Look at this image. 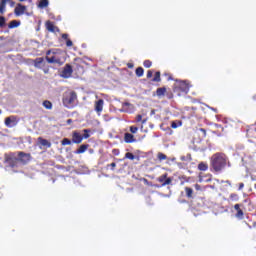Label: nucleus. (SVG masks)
<instances>
[{
  "label": "nucleus",
  "instance_id": "1",
  "mask_svg": "<svg viewBox=\"0 0 256 256\" xmlns=\"http://www.w3.org/2000/svg\"><path fill=\"white\" fill-rule=\"evenodd\" d=\"M210 165L216 173H219L227 167V155L223 153H215L212 155Z\"/></svg>",
  "mask_w": 256,
  "mask_h": 256
},
{
  "label": "nucleus",
  "instance_id": "2",
  "mask_svg": "<svg viewBox=\"0 0 256 256\" xmlns=\"http://www.w3.org/2000/svg\"><path fill=\"white\" fill-rule=\"evenodd\" d=\"M45 60L47 63L59 65V67L65 64V59H63V52L58 49H50L46 51Z\"/></svg>",
  "mask_w": 256,
  "mask_h": 256
},
{
  "label": "nucleus",
  "instance_id": "3",
  "mask_svg": "<svg viewBox=\"0 0 256 256\" xmlns=\"http://www.w3.org/2000/svg\"><path fill=\"white\" fill-rule=\"evenodd\" d=\"M75 101H77V92L70 91L64 93L62 103L65 107L72 109V107H75Z\"/></svg>",
  "mask_w": 256,
  "mask_h": 256
},
{
  "label": "nucleus",
  "instance_id": "4",
  "mask_svg": "<svg viewBox=\"0 0 256 256\" xmlns=\"http://www.w3.org/2000/svg\"><path fill=\"white\" fill-rule=\"evenodd\" d=\"M83 135L79 133L78 131H73L72 132V143H75V145H79L83 143V139H89L91 137V129H84L83 130Z\"/></svg>",
  "mask_w": 256,
  "mask_h": 256
},
{
  "label": "nucleus",
  "instance_id": "5",
  "mask_svg": "<svg viewBox=\"0 0 256 256\" xmlns=\"http://www.w3.org/2000/svg\"><path fill=\"white\" fill-rule=\"evenodd\" d=\"M33 64L36 69H42L44 71L45 75H47V73H49V67H45V58L38 57L33 60Z\"/></svg>",
  "mask_w": 256,
  "mask_h": 256
},
{
  "label": "nucleus",
  "instance_id": "6",
  "mask_svg": "<svg viewBox=\"0 0 256 256\" xmlns=\"http://www.w3.org/2000/svg\"><path fill=\"white\" fill-rule=\"evenodd\" d=\"M32 159L31 153H25L23 151L18 152V161L22 163V165H27Z\"/></svg>",
  "mask_w": 256,
  "mask_h": 256
},
{
  "label": "nucleus",
  "instance_id": "7",
  "mask_svg": "<svg viewBox=\"0 0 256 256\" xmlns=\"http://www.w3.org/2000/svg\"><path fill=\"white\" fill-rule=\"evenodd\" d=\"M73 75V67L71 64H66L63 70L61 71L60 76L63 77V79H69Z\"/></svg>",
  "mask_w": 256,
  "mask_h": 256
},
{
  "label": "nucleus",
  "instance_id": "8",
  "mask_svg": "<svg viewBox=\"0 0 256 256\" xmlns=\"http://www.w3.org/2000/svg\"><path fill=\"white\" fill-rule=\"evenodd\" d=\"M157 181L158 183H161L162 187H165V185H171V183L173 182V179L167 177V173H166L158 177Z\"/></svg>",
  "mask_w": 256,
  "mask_h": 256
},
{
  "label": "nucleus",
  "instance_id": "9",
  "mask_svg": "<svg viewBox=\"0 0 256 256\" xmlns=\"http://www.w3.org/2000/svg\"><path fill=\"white\" fill-rule=\"evenodd\" d=\"M6 162L10 167H17V165H19V158L15 157L14 154H10L6 157Z\"/></svg>",
  "mask_w": 256,
  "mask_h": 256
},
{
  "label": "nucleus",
  "instance_id": "10",
  "mask_svg": "<svg viewBox=\"0 0 256 256\" xmlns=\"http://www.w3.org/2000/svg\"><path fill=\"white\" fill-rule=\"evenodd\" d=\"M45 27L50 33H59V27L55 26L51 20L46 21Z\"/></svg>",
  "mask_w": 256,
  "mask_h": 256
},
{
  "label": "nucleus",
  "instance_id": "11",
  "mask_svg": "<svg viewBox=\"0 0 256 256\" xmlns=\"http://www.w3.org/2000/svg\"><path fill=\"white\" fill-rule=\"evenodd\" d=\"M191 86L187 83V81H181L178 85V89L182 91V93H189V89Z\"/></svg>",
  "mask_w": 256,
  "mask_h": 256
},
{
  "label": "nucleus",
  "instance_id": "12",
  "mask_svg": "<svg viewBox=\"0 0 256 256\" xmlns=\"http://www.w3.org/2000/svg\"><path fill=\"white\" fill-rule=\"evenodd\" d=\"M234 209L237 211L235 217H237V219H243L245 213L241 209V204H235Z\"/></svg>",
  "mask_w": 256,
  "mask_h": 256
},
{
  "label": "nucleus",
  "instance_id": "13",
  "mask_svg": "<svg viewBox=\"0 0 256 256\" xmlns=\"http://www.w3.org/2000/svg\"><path fill=\"white\" fill-rule=\"evenodd\" d=\"M105 101L103 99H99L95 102V111L96 113H101L103 111V105Z\"/></svg>",
  "mask_w": 256,
  "mask_h": 256
},
{
  "label": "nucleus",
  "instance_id": "14",
  "mask_svg": "<svg viewBox=\"0 0 256 256\" xmlns=\"http://www.w3.org/2000/svg\"><path fill=\"white\" fill-rule=\"evenodd\" d=\"M17 121V119L15 118V116H10V117H6L5 118V125L6 127H13V125H15V122Z\"/></svg>",
  "mask_w": 256,
  "mask_h": 256
},
{
  "label": "nucleus",
  "instance_id": "15",
  "mask_svg": "<svg viewBox=\"0 0 256 256\" xmlns=\"http://www.w3.org/2000/svg\"><path fill=\"white\" fill-rule=\"evenodd\" d=\"M124 141H125V143H135V141H137V139H135V136L133 134L125 133Z\"/></svg>",
  "mask_w": 256,
  "mask_h": 256
},
{
  "label": "nucleus",
  "instance_id": "16",
  "mask_svg": "<svg viewBox=\"0 0 256 256\" xmlns=\"http://www.w3.org/2000/svg\"><path fill=\"white\" fill-rule=\"evenodd\" d=\"M38 143L42 145V147H47V149H50L51 147V142L49 140L43 138V137H38Z\"/></svg>",
  "mask_w": 256,
  "mask_h": 256
},
{
  "label": "nucleus",
  "instance_id": "17",
  "mask_svg": "<svg viewBox=\"0 0 256 256\" xmlns=\"http://www.w3.org/2000/svg\"><path fill=\"white\" fill-rule=\"evenodd\" d=\"M25 9L26 7L18 4L14 10L15 15L19 16V15H23L25 13Z\"/></svg>",
  "mask_w": 256,
  "mask_h": 256
},
{
  "label": "nucleus",
  "instance_id": "18",
  "mask_svg": "<svg viewBox=\"0 0 256 256\" xmlns=\"http://www.w3.org/2000/svg\"><path fill=\"white\" fill-rule=\"evenodd\" d=\"M87 149H89V144H82L79 146V148L75 151L76 155H81L83 153H85V151H87Z\"/></svg>",
  "mask_w": 256,
  "mask_h": 256
},
{
  "label": "nucleus",
  "instance_id": "19",
  "mask_svg": "<svg viewBox=\"0 0 256 256\" xmlns=\"http://www.w3.org/2000/svg\"><path fill=\"white\" fill-rule=\"evenodd\" d=\"M165 93H167V88L165 87L157 88L156 90L157 97H163Z\"/></svg>",
  "mask_w": 256,
  "mask_h": 256
},
{
  "label": "nucleus",
  "instance_id": "20",
  "mask_svg": "<svg viewBox=\"0 0 256 256\" xmlns=\"http://www.w3.org/2000/svg\"><path fill=\"white\" fill-rule=\"evenodd\" d=\"M207 169H209V164H207V162H200L198 164L199 171H207Z\"/></svg>",
  "mask_w": 256,
  "mask_h": 256
},
{
  "label": "nucleus",
  "instance_id": "21",
  "mask_svg": "<svg viewBox=\"0 0 256 256\" xmlns=\"http://www.w3.org/2000/svg\"><path fill=\"white\" fill-rule=\"evenodd\" d=\"M38 7L40 9H45L46 7H49V0H40Z\"/></svg>",
  "mask_w": 256,
  "mask_h": 256
},
{
  "label": "nucleus",
  "instance_id": "22",
  "mask_svg": "<svg viewBox=\"0 0 256 256\" xmlns=\"http://www.w3.org/2000/svg\"><path fill=\"white\" fill-rule=\"evenodd\" d=\"M5 7H7V0L0 1V14L3 15L5 13Z\"/></svg>",
  "mask_w": 256,
  "mask_h": 256
},
{
  "label": "nucleus",
  "instance_id": "23",
  "mask_svg": "<svg viewBox=\"0 0 256 256\" xmlns=\"http://www.w3.org/2000/svg\"><path fill=\"white\" fill-rule=\"evenodd\" d=\"M19 25H21V22L17 21V20H12L8 27L9 29H15L16 27H19Z\"/></svg>",
  "mask_w": 256,
  "mask_h": 256
},
{
  "label": "nucleus",
  "instance_id": "24",
  "mask_svg": "<svg viewBox=\"0 0 256 256\" xmlns=\"http://www.w3.org/2000/svg\"><path fill=\"white\" fill-rule=\"evenodd\" d=\"M186 197L193 199V188L185 187Z\"/></svg>",
  "mask_w": 256,
  "mask_h": 256
},
{
  "label": "nucleus",
  "instance_id": "25",
  "mask_svg": "<svg viewBox=\"0 0 256 256\" xmlns=\"http://www.w3.org/2000/svg\"><path fill=\"white\" fill-rule=\"evenodd\" d=\"M136 77H143L145 70L143 69V67H138L136 68Z\"/></svg>",
  "mask_w": 256,
  "mask_h": 256
},
{
  "label": "nucleus",
  "instance_id": "26",
  "mask_svg": "<svg viewBox=\"0 0 256 256\" xmlns=\"http://www.w3.org/2000/svg\"><path fill=\"white\" fill-rule=\"evenodd\" d=\"M152 81H154V83H161V72L157 71Z\"/></svg>",
  "mask_w": 256,
  "mask_h": 256
},
{
  "label": "nucleus",
  "instance_id": "27",
  "mask_svg": "<svg viewBox=\"0 0 256 256\" xmlns=\"http://www.w3.org/2000/svg\"><path fill=\"white\" fill-rule=\"evenodd\" d=\"M43 107H45V109H53V103H51L49 100H45L43 102Z\"/></svg>",
  "mask_w": 256,
  "mask_h": 256
},
{
  "label": "nucleus",
  "instance_id": "28",
  "mask_svg": "<svg viewBox=\"0 0 256 256\" xmlns=\"http://www.w3.org/2000/svg\"><path fill=\"white\" fill-rule=\"evenodd\" d=\"M181 125H183V123L181 121H178V122L173 121L171 123L172 129H177V127H181Z\"/></svg>",
  "mask_w": 256,
  "mask_h": 256
},
{
  "label": "nucleus",
  "instance_id": "29",
  "mask_svg": "<svg viewBox=\"0 0 256 256\" xmlns=\"http://www.w3.org/2000/svg\"><path fill=\"white\" fill-rule=\"evenodd\" d=\"M73 143V140H69V138H64L61 141V145L65 146V145H71Z\"/></svg>",
  "mask_w": 256,
  "mask_h": 256
},
{
  "label": "nucleus",
  "instance_id": "30",
  "mask_svg": "<svg viewBox=\"0 0 256 256\" xmlns=\"http://www.w3.org/2000/svg\"><path fill=\"white\" fill-rule=\"evenodd\" d=\"M124 158L125 159H129L130 161H134L135 160V156L131 152L126 153Z\"/></svg>",
  "mask_w": 256,
  "mask_h": 256
},
{
  "label": "nucleus",
  "instance_id": "31",
  "mask_svg": "<svg viewBox=\"0 0 256 256\" xmlns=\"http://www.w3.org/2000/svg\"><path fill=\"white\" fill-rule=\"evenodd\" d=\"M143 65L146 69H149L151 67V65H153V62H151V60H145L143 62Z\"/></svg>",
  "mask_w": 256,
  "mask_h": 256
},
{
  "label": "nucleus",
  "instance_id": "32",
  "mask_svg": "<svg viewBox=\"0 0 256 256\" xmlns=\"http://www.w3.org/2000/svg\"><path fill=\"white\" fill-rule=\"evenodd\" d=\"M158 159H159V161H165L167 159V155L159 152L158 153Z\"/></svg>",
  "mask_w": 256,
  "mask_h": 256
},
{
  "label": "nucleus",
  "instance_id": "33",
  "mask_svg": "<svg viewBox=\"0 0 256 256\" xmlns=\"http://www.w3.org/2000/svg\"><path fill=\"white\" fill-rule=\"evenodd\" d=\"M230 199H231V201H239V195L232 193V194H230Z\"/></svg>",
  "mask_w": 256,
  "mask_h": 256
},
{
  "label": "nucleus",
  "instance_id": "34",
  "mask_svg": "<svg viewBox=\"0 0 256 256\" xmlns=\"http://www.w3.org/2000/svg\"><path fill=\"white\" fill-rule=\"evenodd\" d=\"M198 131L202 133V139H205V137H207V130H205L204 128H200Z\"/></svg>",
  "mask_w": 256,
  "mask_h": 256
},
{
  "label": "nucleus",
  "instance_id": "35",
  "mask_svg": "<svg viewBox=\"0 0 256 256\" xmlns=\"http://www.w3.org/2000/svg\"><path fill=\"white\" fill-rule=\"evenodd\" d=\"M5 17L0 16V29H3L5 27Z\"/></svg>",
  "mask_w": 256,
  "mask_h": 256
},
{
  "label": "nucleus",
  "instance_id": "36",
  "mask_svg": "<svg viewBox=\"0 0 256 256\" xmlns=\"http://www.w3.org/2000/svg\"><path fill=\"white\" fill-rule=\"evenodd\" d=\"M107 169H109V167L111 168V171H115V167H117V163L112 162L111 164H108Z\"/></svg>",
  "mask_w": 256,
  "mask_h": 256
},
{
  "label": "nucleus",
  "instance_id": "37",
  "mask_svg": "<svg viewBox=\"0 0 256 256\" xmlns=\"http://www.w3.org/2000/svg\"><path fill=\"white\" fill-rule=\"evenodd\" d=\"M138 131H139V128H138V127H136V126H130V132H131V133L135 134V133H137Z\"/></svg>",
  "mask_w": 256,
  "mask_h": 256
},
{
  "label": "nucleus",
  "instance_id": "38",
  "mask_svg": "<svg viewBox=\"0 0 256 256\" xmlns=\"http://www.w3.org/2000/svg\"><path fill=\"white\" fill-rule=\"evenodd\" d=\"M136 121H137V123H141V121H143V116L141 114H138L136 116Z\"/></svg>",
  "mask_w": 256,
  "mask_h": 256
},
{
  "label": "nucleus",
  "instance_id": "39",
  "mask_svg": "<svg viewBox=\"0 0 256 256\" xmlns=\"http://www.w3.org/2000/svg\"><path fill=\"white\" fill-rule=\"evenodd\" d=\"M66 47H73V41L70 39L66 40Z\"/></svg>",
  "mask_w": 256,
  "mask_h": 256
},
{
  "label": "nucleus",
  "instance_id": "40",
  "mask_svg": "<svg viewBox=\"0 0 256 256\" xmlns=\"http://www.w3.org/2000/svg\"><path fill=\"white\" fill-rule=\"evenodd\" d=\"M153 77V70H148L147 71V79H151Z\"/></svg>",
  "mask_w": 256,
  "mask_h": 256
},
{
  "label": "nucleus",
  "instance_id": "41",
  "mask_svg": "<svg viewBox=\"0 0 256 256\" xmlns=\"http://www.w3.org/2000/svg\"><path fill=\"white\" fill-rule=\"evenodd\" d=\"M62 39H64V41L69 40V34H62Z\"/></svg>",
  "mask_w": 256,
  "mask_h": 256
},
{
  "label": "nucleus",
  "instance_id": "42",
  "mask_svg": "<svg viewBox=\"0 0 256 256\" xmlns=\"http://www.w3.org/2000/svg\"><path fill=\"white\" fill-rule=\"evenodd\" d=\"M194 188L196 189V191H201V185L199 184H195Z\"/></svg>",
  "mask_w": 256,
  "mask_h": 256
},
{
  "label": "nucleus",
  "instance_id": "43",
  "mask_svg": "<svg viewBox=\"0 0 256 256\" xmlns=\"http://www.w3.org/2000/svg\"><path fill=\"white\" fill-rule=\"evenodd\" d=\"M113 155H119V149H113L112 150Z\"/></svg>",
  "mask_w": 256,
  "mask_h": 256
},
{
  "label": "nucleus",
  "instance_id": "44",
  "mask_svg": "<svg viewBox=\"0 0 256 256\" xmlns=\"http://www.w3.org/2000/svg\"><path fill=\"white\" fill-rule=\"evenodd\" d=\"M127 67H128V69H133V67H135V65L133 63H127Z\"/></svg>",
  "mask_w": 256,
  "mask_h": 256
},
{
  "label": "nucleus",
  "instance_id": "45",
  "mask_svg": "<svg viewBox=\"0 0 256 256\" xmlns=\"http://www.w3.org/2000/svg\"><path fill=\"white\" fill-rule=\"evenodd\" d=\"M243 187H245V184L240 183V184H239V188H238V189H239V191H241V189H243Z\"/></svg>",
  "mask_w": 256,
  "mask_h": 256
},
{
  "label": "nucleus",
  "instance_id": "46",
  "mask_svg": "<svg viewBox=\"0 0 256 256\" xmlns=\"http://www.w3.org/2000/svg\"><path fill=\"white\" fill-rule=\"evenodd\" d=\"M211 175H209V178L208 179H206V183H209V182H211L212 181V179H211Z\"/></svg>",
  "mask_w": 256,
  "mask_h": 256
},
{
  "label": "nucleus",
  "instance_id": "47",
  "mask_svg": "<svg viewBox=\"0 0 256 256\" xmlns=\"http://www.w3.org/2000/svg\"><path fill=\"white\" fill-rule=\"evenodd\" d=\"M9 2L11 3V5H15V3L13 2V0H6V3Z\"/></svg>",
  "mask_w": 256,
  "mask_h": 256
},
{
  "label": "nucleus",
  "instance_id": "48",
  "mask_svg": "<svg viewBox=\"0 0 256 256\" xmlns=\"http://www.w3.org/2000/svg\"><path fill=\"white\" fill-rule=\"evenodd\" d=\"M67 123H68V125H69V124L73 123V120H72V119H68V120H67Z\"/></svg>",
  "mask_w": 256,
  "mask_h": 256
},
{
  "label": "nucleus",
  "instance_id": "49",
  "mask_svg": "<svg viewBox=\"0 0 256 256\" xmlns=\"http://www.w3.org/2000/svg\"><path fill=\"white\" fill-rule=\"evenodd\" d=\"M181 161H185V157H181Z\"/></svg>",
  "mask_w": 256,
  "mask_h": 256
},
{
  "label": "nucleus",
  "instance_id": "50",
  "mask_svg": "<svg viewBox=\"0 0 256 256\" xmlns=\"http://www.w3.org/2000/svg\"><path fill=\"white\" fill-rule=\"evenodd\" d=\"M20 2H23V1H25V0H19Z\"/></svg>",
  "mask_w": 256,
  "mask_h": 256
},
{
  "label": "nucleus",
  "instance_id": "51",
  "mask_svg": "<svg viewBox=\"0 0 256 256\" xmlns=\"http://www.w3.org/2000/svg\"><path fill=\"white\" fill-rule=\"evenodd\" d=\"M142 123H145V120H143Z\"/></svg>",
  "mask_w": 256,
  "mask_h": 256
},
{
  "label": "nucleus",
  "instance_id": "52",
  "mask_svg": "<svg viewBox=\"0 0 256 256\" xmlns=\"http://www.w3.org/2000/svg\"><path fill=\"white\" fill-rule=\"evenodd\" d=\"M125 105H129V103H126Z\"/></svg>",
  "mask_w": 256,
  "mask_h": 256
},
{
  "label": "nucleus",
  "instance_id": "53",
  "mask_svg": "<svg viewBox=\"0 0 256 256\" xmlns=\"http://www.w3.org/2000/svg\"><path fill=\"white\" fill-rule=\"evenodd\" d=\"M0 115H1V110H0Z\"/></svg>",
  "mask_w": 256,
  "mask_h": 256
}]
</instances>
